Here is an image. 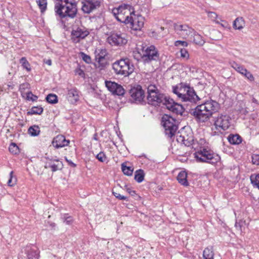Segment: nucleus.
Returning <instances> with one entry per match:
<instances>
[{
  "mask_svg": "<svg viewBox=\"0 0 259 259\" xmlns=\"http://www.w3.org/2000/svg\"><path fill=\"white\" fill-rule=\"evenodd\" d=\"M95 58H106V56L107 54V50L105 49H99L98 50H96L95 52Z\"/></svg>",
  "mask_w": 259,
  "mask_h": 259,
  "instance_id": "nucleus-37",
  "label": "nucleus"
},
{
  "mask_svg": "<svg viewBox=\"0 0 259 259\" xmlns=\"http://www.w3.org/2000/svg\"><path fill=\"white\" fill-rule=\"evenodd\" d=\"M183 105L180 104L170 97L168 98L165 105L166 109L170 111L172 113L176 115H183L185 110H188V106L190 104V102L185 103Z\"/></svg>",
  "mask_w": 259,
  "mask_h": 259,
  "instance_id": "nucleus-8",
  "label": "nucleus"
},
{
  "mask_svg": "<svg viewBox=\"0 0 259 259\" xmlns=\"http://www.w3.org/2000/svg\"><path fill=\"white\" fill-rule=\"evenodd\" d=\"M145 175V172L143 169H138L135 172L134 180L138 183H140L144 181Z\"/></svg>",
  "mask_w": 259,
  "mask_h": 259,
  "instance_id": "nucleus-28",
  "label": "nucleus"
},
{
  "mask_svg": "<svg viewBox=\"0 0 259 259\" xmlns=\"http://www.w3.org/2000/svg\"><path fill=\"white\" fill-rule=\"evenodd\" d=\"M177 141L178 143L181 144H183L185 146H187L189 144V142L185 140L184 136L180 135V136H177Z\"/></svg>",
  "mask_w": 259,
  "mask_h": 259,
  "instance_id": "nucleus-45",
  "label": "nucleus"
},
{
  "mask_svg": "<svg viewBox=\"0 0 259 259\" xmlns=\"http://www.w3.org/2000/svg\"><path fill=\"white\" fill-rule=\"evenodd\" d=\"M237 71L241 74V72L243 71L246 72V69L244 68L242 65H240V67H237Z\"/></svg>",
  "mask_w": 259,
  "mask_h": 259,
  "instance_id": "nucleus-57",
  "label": "nucleus"
},
{
  "mask_svg": "<svg viewBox=\"0 0 259 259\" xmlns=\"http://www.w3.org/2000/svg\"><path fill=\"white\" fill-rule=\"evenodd\" d=\"M177 180L182 185L184 186H189V183L187 180V173L185 170H182L179 173Z\"/></svg>",
  "mask_w": 259,
  "mask_h": 259,
  "instance_id": "nucleus-23",
  "label": "nucleus"
},
{
  "mask_svg": "<svg viewBox=\"0 0 259 259\" xmlns=\"http://www.w3.org/2000/svg\"><path fill=\"white\" fill-rule=\"evenodd\" d=\"M119 15H114V16L115 17V18L116 19V20L120 22H122V18H120L119 16H118Z\"/></svg>",
  "mask_w": 259,
  "mask_h": 259,
  "instance_id": "nucleus-63",
  "label": "nucleus"
},
{
  "mask_svg": "<svg viewBox=\"0 0 259 259\" xmlns=\"http://www.w3.org/2000/svg\"><path fill=\"white\" fill-rule=\"evenodd\" d=\"M192 37H193L192 41L196 45L202 46L205 42L202 36L197 33L195 31H194V33L193 34Z\"/></svg>",
  "mask_w": 259,
  "mask_h": 259,
  "instance_id": "nucleus-29",
  "label": "nucleus"
},
{
  "mask_svg": "<svg viewBox=\"0 0 259 259\" xmlns=\"http://www.w3.org/2000/svg\"><path fill=\"white\" fill-rule=\"evenodd\" d=\"M112 194L119 200H125L128 201V197L122 196L119 193L112 191Z\"/></svg>",
  "mask_w": 259,
  "mask_h": 259,
  "instance_id": "nucleus-47",
  "label": "nucleus"
},
{
  "mask_svg": "<svg viewBox=\"0 0 259 259\" xmlns=\"http://www.w3.org/2000/svg\"><path fill=\"white\" fill-rule=\"evenodd\" d=\"M142 56V54L139 53V52H133V56L134 58L136 59L137 61L141 60V56Z\"/></svg>",
  "mask_w": 259,
  "mask_h": 259,
  "instance_id": "nucleus-54",
  "label": "nucleus"
},
{
  "mask_svg": "<svg viewBox=\"0 0 259 259\" xmlns=\"http://www.w3.org/2000/svg\"><path fill=\"white\" fill-rule=\"evenodd\" d=\"M65 160L70 166L72 167H76V164L73 163L71 160L68 159L66 157H65Z\"/></svg>",
  "mask_w": 259,
  "mask_h": 259,
  "instance_id": "nucleus-56",
  "label": "nucleus"
},
{
  "mask_svg": "<svg viewBox=\"0 0 259 259\" xmlns=\"http://www.w3.org/2000/svg\"><path fill=\"white\" fill-rule=\"evenodd\" d=\"M38 97L35 95H33L31 91H29L26 93V99L27 100L34 102L36 101Z\"/></svg>",
  "mask_w": 259,
  "mask_h": 259,
  "instance_id": "nucleus-42",
  "label": "nucleus"
},
{
  "mask_svg": "<svg viewBox=\"0 0 259 259\" xmlns=\"http://www.w3.org/2000/svg\"><path fill=\"white\" fill-rule=\"evenodd\" d=\"M95 63L94 66L96 68L98 69L100 71L105 70L109 65V62L106 58H100L95 59Z\"/></svg>",
  "mask_w": 259,
  "mask_h": 259,
  "instance_id": "nucleus-21",
  "label": "nucleus"
},
{
  "mask_svg": "<svg viewBox=\"0 0 259 259\" xmlns=\"http://www.w3.org/2000/svg\"><path fill=\"white\" fill-rule=\"evenodd\" d=\"M245 77L247 78L249 81H252L254 80V77L253 75L249 71L245 74Z\"/></svg>",
  "mask_w": 259,
  "mask_h": 259,
  "instance_id": "nucleus-53",
  "label": "nucleus"
},
{
  "mask_svg": "<svg viewBox=\"0 0 259 259\" xmlns=\"http://www.w3.org/2000/svg\"><path fill=\"white\" fill-rule=\"evenodd\" d=\"M75 74H78V75L83 77L84 76V71L80 68H77L75 70Z\"/></svg>",
  "mask_w": 259,
  "mask_h": 259,
  "instance_id": "nucleus-51",
  "label": "nucleus"
},
{
  "mask_svg": "<svg viewBox=\"0 0 259 259\" xmlns=\"http://www.w3.org/2000/svg\"><path fill=\"white\" fill-rule=\"evenodd\" d=\"M44 109L41 106H33L29 111H27V115H40L42 113Z\"/></svg>",
  "mask_w": 259,
  "mask_h": 259,
  "instance_id": "nucleus-31",
  "label": "nucleus"
},
{
  "mask_svg": "<svg viewBox=\"0 0 259 259\" xmlns=\"http://www.w3.org/2000/svg\"><path fill=\"white\" fill-rule=\"evenodd\" d=\"M129 94L134 103L142 104L144 102L145 92L140 85L132 88L129 91Z\"/></svg>",
  "mask_w": 259,
  "mask_h": 259,
  "instance_id": "nucleus-10",
  "label": "nucleus"
},
{
  "mask_svg": "<svg viewBox=\"0 0 259 259\" xmlns=\"http://www.w3.org/2000/svg\"><path fill=\"white\" fill-rule=\"evenodd\" d=\"M127 162H125L121 164V170L124 175L131 176L133 173L134 168L132 166H127Z\"/></svg>",
  "mask_w": 259,
  "mask_h": 259,
  "instance_id": "nucleus-27",
  "label": "nucleus"
},
{
  "mask_svg": "<svg viewBox=\"0 0 259 259\" xmlns=\"http://www.w3.org/2000/svg\"><path fill=\"white\" fill-rule=\"evenodd\" d=\"M70 143L69 140H66L65 136L59 135L56 136L53 140L52 144L56 148H60L67 146Z\"/></svg>",
  "mask_w": 259,
  "mask_h": 259,
  "instance_id": "nucleus-20",
  "label": "nucleus"
},
{
  "mask_svg": "<svg viewBox=\"0 0 259 259\" xmlns=\"http://www.w3.org/2000/svg\"><path fill=\"white\" fill-rule=\"evenodd\" d=\"M29 84L27 83H23L20 85L19 90L21 92H23L26 89L28 88Z\"/></svg>",
  "mask_w": 259,
  "mask_h": 259,
  "instance_id": "nucleus-52",
  "label": "nucleus"
},
{
  "mask_svg": "<svg viewBox=\"0 0 259 259\" xmlns=\"http://www.w3.org/2000/svg\"><path fill=\"white\" fill-rule=\"evenodd\" d=\"M175 30L177 34L181 35L184 38H186L189 36H192L194 33V29L189 27L187 24H178L174 25Z\"/></svg>",
  "mask_w": 259,
  "mask_h": 259,
  "instance_id": "nucleus-12",
  "label": "nucleus"
},
{
  "mask_svg": "<svg viewBox=\"0 0 259 259\" xmlns=\"http://www.w3.org/2000/svg\"><path fill=\"white\" fill-rule=\"evenodd\" d=\"M240 65L234 62L233 64L232 65V67L237 71V67H240Z\"/></svg>",
  "mask_w": 259,
  "mask_h": 259,
  "instance_id": "nucleus-62",
  "label": "nucleus"
},
{
  "mask_svg": "<svg viewBox=\"0 0 259 259\" xmlns=\"http://www.w3.org/2000/svg\"><path fill=\"white\" fill-rule=\"evenodd\" d=\"M244 21L242 17L237 18L233 22V27L235 29L241 30L244 26Z\"/></svg>",
  "mask_w": 259,
  "mask_h": 259,
  "instance_id": "nucleus-32",
  "label": "nucleus"
},
{
  "mask_svg": "<svg viewBox=\"0 0 259 259\" xmlns=\"http://www.w3.org/2000/svg\"><path fill=\"white\" fill-rule=\"evenodd\" d=\"M125 187L126 188V190L127 192L130 195H131L132 193H134V190H132L130 188H127L126 185H125Z\"/></svg>",
  "mask_w": 259,
  "mask_h": 259,
  "instance_id": "nucleus-59",
  "label": "nucleus"
},
{
  "mask_svg": "<svg viewBox=\"0 0 259 259\" xmlns=\"http://www.w3.org/2000/svg\"><path fill=\"white\" fill-rule=\"evenodd\" d=\"M175 45L176 47L179 46H183V47H187L188 45V44L187 41H183V40H177L175 42Z\"/></svg>",
  "mask_w": 259,
  "mask_h": 259,
  "instance_id": "nucleus-50",
  "label": "nucleus"
},
{
  "mask_svg": "<svg viewBox=\"0 0 259 259\" xmlns=\"http://www.w3.org/2000/svg\"><path fill=\"white\" fill-rule=\"evenodd\" d=\"M13 171H12L10 172V175H9V179L7 182V184L9 186H10V187H12L13 186H14L16 184V178L14 179V180L13 181Z\"/></svg>",
  "mask_w": 259,
  "mask_h": 259,
  "instance_id": "nucleus-43",
  "label": "nucleus"
},
{
  "mask_svg": "<svg viewBox=\"0 0 259 259\" xmlns=\"http://www.w3.org/2000/svg\"><path fill=\"white\" fill-rule=\"evenodd\" d=\"M252 102L255 104H258V101L255 99L254 98H252Z\"/></svg>",
  "mask_w": 259,
  "mask_h": 259,
  "instance_id": "nucleus-64",
  "label": "nucleus"
},
{
  "mask_svg": "<svg viewBox=\"0 0 259 259\" xmlns=\"http://www.w3.org/2000/svg\"><path fill=\"white\" fill-rule=\"evenodd\" d=\"M61 219L63 223L68 225H71L74 222L73 217L70 215L68 213L62 214Z\"/></svg>",
  "mask_w": 259,
  "mask_h": 259,
  "instance_id": "nucleus-33",
  "label": "nucleus"
},
{
  "mask_svg": "<svg viewBox=\"0 0 259 259\" xmlns=\"http://www.w3.org/2000/svg\"><path fill=\"white\" fill-rule=\"evenodd\" d=\"M80 56L82 58V59L86 63H88V64L91 63V62H92V59H91V57L89 55L85 54L83 52H80Z\"/></svg>",
  "mask_w": 259,
  "mask_h": 259,
  "instance_id": "nucleus-41",
  "label": "nucleus"
},
{
  "mask_svg": "<svg viewBox=\"0 0 259 259\" xmlns=\"http://www.w3.org/2000/svg\"><path fill=\"white\" fill-rule=\"evenodd\" d=\"M101 2L99 1H93L92 0H86L83 3L81 9L84 13L89 14L97 8L100 7Z\"/></svg>",
  "mask_w": 259,
  "mask_h": 259,
  "instance_id": "nucleus-18",
  "label": "nucleus"
},
{
  "mask_svg": "<svg viewBox=\"0 0 259 259\" xmlns=\"http://www.w3.org/2000/svg\"><path fill=\"white\" fill-rule=\"evenodd\" d=\"M230 116L228 115H220L214 121L216 128L218 129L219 127L224 131L227 130L230 126Z\"/></svg>",
  "mask_w": 259,
  "mask_h": 259,
  "instance_id": "nucleus-15",
  "label": "nucleus"
},
{
  "mask_svg": "<svg viewBox=\"0 0 259 259\" xmlns=\"http://www.w3.org/2000/svg\"><path fill=\"white\" fill-rule=\"evenodd\" d=\"M62 3H64L65 4L63 5V6H67L69 5L70 3H76L75 2H70L69 0H63Z\"/></svg>",
  "mask_w": 259,
  "mask_h": 259,
  "instance_id": "nucleus-61",
  "label": "nucleus"
},
{
  "mask_svg": "<svg viewBox=\"0 0 259 259\" xmlns=\"http://www.w3.org/2000/svg\"><path fill=\"white\" fill-rule=\"evenodd\" d=\"M127 10L130 13V15H135V11L134 8L131 5L128 4H123L120 5L117 8H114L112 10V13L113 15H120L122 16V18H123V14L125 13L124 11Z\"/></svg>",
  "mask_w": 259,
  "mask_h": 259,
  "instance_id": "nucleus-17",
  "label": "nucleus"
},
{
  "mask_svg": "<svg viewBox=\"0 0 259 259\" xmlns=\"http://www.w3.org/2000/svg\"><path fill=\"white\" fill-rule=\"evenodd\" d=\"M133 19L134 18L132 16H127L124 20H122V23L125 24H131V25L132 26Z\"/></svg>",
  "mask_w": 259,
  "mask_h": 259,
  "instance_id": "nucleus-49",
  "label": "nucleus"
},
{
  "mask_svg": "<svg viewBox=\"0 0 259 259\" xmlns=\"http://www.w3.org/2000/svg\"><path fill=\"white\" fill-rule=\"evenodd\" d=\"M169 97L162 93L154 84L150 83L147 87V103L154 107L165 105Z\"/></svg>",
  "mask_w": 259,
  "mask_h": 259,
  "instance_id": "nucleus-3",
  "label": "nucleus"
},
{
  "mask_svg": "<svg viewBox=\"0 0 259 259\" xmlns=\"http://www.w3.org/2000/svg\"><path fill=\"white\" fill-rule=\"evenodd\" d=\"M227 139L228 142L232 145H238L242 141V137L238 134H230Z\"/></svg>",
  "mask_w": 259,
  "mask_h": 259,
  "instance_id": "nucleus-24",
  "label": "nucleus"
},
{
  "mask_svg": "<svg viewBox=\"0 0 259 259\" xmlns=\"http://www.w3.org/2000/svg\"><path fill=\"white\" fill-rule=\"evenodd\" d=\"M40 133V128L38 125H33L29 127L28 133L32 137H36L39 135Z\"/></svg>",
  "mask_w": 259,
  "mask_h": 259,
  "instance_id": "nucleus-30",
  "label": "nucleus"
},
{
  "mask_svg": "<svg viewBox=\"0 0 259 259\" xmlns=\"http://www.w3.org/2000/svg\"><path fill=\"white\" fill-rule=\"evenodd\" d=\"M250 179L253 186L259 189V173L252 174L250 177Z\"/></svg>",
  "mask_w": 259,
  "mask_h": 259,
  "instance_id": "nucleus-34",
  "label": "nucleus"
},
{
  "mask_svg": "<svg viewBox=\"0 0 259 259\" xmlns=\"http://www.w3.org/2000/svg\"><path fill=\"white\" fill-rule=\"evenodd\" d=\"M245 224V221L242 220H240L238 221H236L235 224V227L239 231H242V228Z\"/></svg>",
  "mask_w": 259,
  "mask_h": 259,
  "instance_id": "nucleus-44",
  "label": "nucleus"
},
{
  "mask_svg": "<svg viewBox=\"0 0 259 259\" xmlns=\"http://www.w3.org/2000/svg\"><path fill=\"white\" fill-rule=\"evenodd\" d=\"M144 26V18L141 16H138L133 19L132 28L135 30H140Z\"/></svg>",
  "mask_w": 259,
  "mask_h": 259,
  "instance_id": "nucleus-22",
  "label": "nucleus"
},
{
  "mask_svg": "<svg viewBox=\"0 0 259 259\" xmlns=\"http://www.w3.org/2000/svg\"><path fill=\"white\" fill-rule=\"evenodd\" d=\"M194 157L198 162H206L211 164H215L221 160V157L218 154L205 148L196 152Z\"/></svg>",
  "mask_w": 259,
  "mask_h": 259,
  "instance_id": "nucleus-6",
  "label": "nucleus"
},
{
  "mask_svg": "<svg viewBox=\"0 0 259 259\" xmlns=\"http://www.w3.org/2000/svg\"><path fill=\"white\" fill-rule=\"evenodd\" d=\"M39 251L37 247L33 244L27 245L25 248L26 256L19 255L18 259H38Z\"/></svg>",
  "mask_w": 259,
  "mask_h": 259,
  "instance_id": "nucleus-13",
  "label": "nucleus"
},
{
  "mask_svg": "<svg viewBox=\"0 0 259 259\" xmlns=\"http://www.w3.org/2000/svg\"><path fill=\"white\" fill-rule=\"evenodd\" d=\"M44 63L48 64L49 66L52 65V60L51 59H44Z\"/></svg>",
  "mask_w": 259,
  "mask_h": 259,
  "instance_id": "nucleus-60",
  "label": "nucleus"
},
{
  "mask_svg": "<svg viewBox=\"0 0 259 259\" xmlns=\"http://www.w3.org/2000/svg\"><path fill=\"white\" fill-rule=\"evenodd\" d=\"M214 253L212 246L206 247L203 252V257L204 259H214Z\"/></svg>",
  "mask_w": 259,
  "mask_h": 259,
  "instance_id": "nucleus-26",
  "label": "nucleus"
},
{
  "mask_svg": "<svg viewBox=\"0 0 259 259\" xmlns=\"http://www.w3.org/2000/svg\"><path fill=\"white\" fill-rule=\"evenodd\" d=\"M57 163H55L53 164H50L49 163H45V168H50L52 172H55L59 170H62L63 168V164L62 161H60L59 159V161H56Z\"/></svg>",
  "mask_w": 259,
  "mask_h": 259,
  "instance_id": "nucleus-25",
  "label": "nucleus"
},
{
  "mask_svg": "<svg viewBox=\"0 0 259 259\" xmlns=\"http://www.w3.org/2000/svg\"><path fill=\"white\" fill-rule=\"evenodd\" d=\"M180 85L179 89L177 86H173L172 92L179 98H181L183 102L196 104L200 100L194 88L191 87L189 84L181 83Z\"/></svg>",
  "mask_w": 259,
  "mask_h": 259,
  "instance_id": "nucleus-2",
  "label": "nucleus"
},
{
  "mask_svg": "<svg viewBox=\"0 0 259 259\" xmlns=\"http://www.w3.org/2000/svg\"><path fill=\"white\" fill-rule=\"evenodd\" d=\"M161 124L164 128V133L168 138L172 139L178 129L176 119L171 115L164 114L161 118Z\"/></svg>",
  "mask_w": 259,
  "mask_h": 259,
  "instance_id": "nucleus-5",
  "label": "nucleus"
},
{
  "mask_svg": "<svg viewBox=\"0 0 259 259\" xmlns=\"http://www.w3.org/2000/svg\"><path fill=\"white\" fill-rule=\"evenodd\" d=\"M180 53L181 56L182 58H188L189 57L188 52L186 49H181Z\"/></svg>",
  "mask_w": 259,
  "mask_h": 259,
  "instance_id": "nucleus-48",
  "label": "nucleus"
},
{
  "mask_svg": "<svg viewBox=\"0 0 259 259\" xmlns=\"http://www.w3.org/2000/svg\"><path fill=\"white\" fill-rule=\"evenodd\" d=\"M96 158L100 162H106L107 163L108 161L106 154L103 151H101L98 154H97L96 156Z\"/></svg>",
  "mask_w": 259,
  "mask_h": 259,
  "instance_id": "nucleus-40",
  "label": "nucleus"
},
{
  "mask_svg": "<svg viewBox=\"0 0 259 259\" xmlns=\"http://www.w3.org/2000/svg\"><path fill=\"white\" fill-rule=\"evenodd\" d=\"M20 63L23 68L27 71H30L31 70L30 65L25 57H22L20 59Z\"/></svg>",
  "mask_w": 259,
  "mask_h": 259,
  "instance_id": "nucleus-36",
  "label": "nucleus"
},
{
  "mask_svg": "<svg viewBox=\"0 0 259 259\" xmlns=\"http://www.w3.org/2000/svg\"><path fill=\"white\" fill-rule=\"evenodd\" d=\"M55 9L56 13L61 18L66 17L73 18L75 17L77 11L76 3H70L67 6H63V4H57L55 5Z\"/></svg>",
  "mask_w": 259,
  "mask_h": 259,
  "instance_id": "nucleus-7",
  "label": "nucleus"
},
{
  "mask_svg": "<svg viewBox=\"0 0 259 259\" xmlns=\"http://www.w3.org/2000/svg\"><path fill=\"white\" fill-rule=\"evenodd\" d=\"M46 101L52 104H55L58 103V99L56 95L54 94H49L46 97Z\"/></svg>",
  "mask_w": 259,
  "mask_h": 259,
  "instance_id": "nucleus-35",
  "label": "nucleus"
},
{
  "mask_svg": "<svg viewBox=\"0 0 259 259\" xmlns=\"http://www.w3.org/2000/svg\"><path fill=\"white\" fill-rule=\"evenodd\" d=\"M131 196H132L136 200H140L141 199V197L139 194H138L135 190L134 193H132Z\"/></svg>",
  "mask_w": 259,
  "mask_h": 259,
  "instance_id": "nucleus-55",
  "label": "nucleus"
},
{
  "mask_svg": "<svg viewBox=\"0 0 259 259\" xmlns=\"http://www.w3.org/2000/svg\"><path fill=\"white\" fill-rule=\"evenodd\" d=\"M105 83L106 87L113 95L118 96L124 95L125 90L121 85L110 80H106Z\"/></svg>",
  "mask_w": 259,
  "mask_h": 259,
  "instance_id": "nucleus-11",
  "label": "nucleus"
},
{
  "mask_svg": "<svg viewBox=\"0 0 259 259\" xmlns=\"http://www.w3.org/2000/svg\"><path fill=\"white\" fill-rule=\"evenodd\" d=\"M112 68L115 74L124 77L128 76L135 70L133 64L127 58L116 60L112 64Z\"/></svg>",
  "mask_w": 259,
  "mask_h": 259,
  "instance_id": "nucleus-4",
  "label": "nucleus"
},
{
  "mask_svg": "<svg viewBox=\"0 0 259 259\" xmlns=\"http://www.w3.org/2000/svg\"><path fill=\"white\" fill-rule=\"evenodd\" d=\"M45 159L48 160V161H59V159H54L52 157H45Z\"/></svg>",
  "mask_w": 259,
  "mask_h": 259,
  "instance_id": "nucleus-58",
  "label": "nucleus"
},
{
  "mask_svg": "<svg viewBox=\"0 0 259 259\" xmlns=\"http://www.w3.org/2000/svg\"><path fill=\"white\" fill-rule=\"evenodd\" d=\"M108 40L110 44L117 46L125 45L127 42L123 34L112 33L108 37Z\"/></svg>",
  "mask_w": 259,
  "mask_h": 259,
  "instance_id": "nucleus-16",
  "label": "nucleus"
},
{
  "mask_svg": "<svg viewBox=\"0 0 259 259\" xmlns=\"http://www.w3.org/2000/svg\"><path fill=\"white\" fill-rule=\"evenodd\" d=\"M36 3L40 10V12L44 13L47 9V0H37Z\"/></svg>",
  "mask_w": 259,
  "mask_h": 259,
  "instance_id": "nucleus-39",
  "label": "nucleus"
},
{
  "mask_svg": "<svg viewBox=\"0 0 259 259\" xmlns=\"http://www.w3.org/2000/svg\"><path fill=\"white\" fill-rule=\"evenodd\" d=\"M9 151L15 155L18 154L20 153L19 147L15 143H12L9 148Z\"/></svg>",
  "mask_w": 259,
  "mask_h": 259,
  "instance_id": "nucleus-38",
  "label": "nucleus"
},
{
  "mask_svg": "<svg viewBox=\"0 0 259 259\" xmlns=\"http://www.w3.org/2000/svg\"><path fill=\"white\" fill-rule=\"evenodd\" d=\"M190 104L195 107L193 108L191 106L188 112L194 117L197 121L199 122L207 121L212 114L218 112L220 108L219 103L211 99L196 106V103Z\"/></svg>",
  "mask_w": 259,
  "mask_h": 259,
  "instance_id": "nucleus-1",
  "label": "nucleus"
},
{
  "mask_svg": "<svg viewBox=\"0 0 259 259\" xmlns=\"http://www.w3.org/2000/svg\"><path fill=\"white\" fill-rule=\"evenodd\" d=\"M141 60L144 63H149L153 61H157L159 58L158 50L154 45L147 47L145 50L143 49Z\"/></svg>",
  "mask_w": 259,
  "mask_h": 259,
  "instance_id": "nucleus-9",
  "label": "nucleus"
},
{
  "mask_svg": "<svg viewBox=\"0 0 259 259\" xmlns=\"http://www.w3.org/2000/svg\"><path fill=\"white\" fill-rule=\"evenodd\" d=\"M89 34V32L84 29L77 27L73 29L71 33V39L75 44L79 42L80 40L84 39Z\"/></svg>",
  "mask_w": 259,
  "mask_h": 259,
  "instance_id": "nucleus-14",
  "label": "nucleus"
},
{
  "mask_svg": "<svg viewBox=\"0 0 259 259\" xmlns=\"http://www.w3.org/2000/svg\"><path fill=\"white\" fill-rule=\"evenodd\" d=\"M252 162L253 164L259 165V154H253L251 156Z\"/></svg>",
  "mask_w": 259,
  "mask_h": 259,
  "instance_id": "nucleus-46",
  "label": "nucleus"
},
{
  "mask_svg": "<svg viewBox=\"0 0 259 259\" xmlns=\"http://www.w3.org/2000/svg\"><path fill=\"white\" fill-rule=\"evenodd\" d=\"M67 99L68 101L72 104H76L79 100V91L75 87L70 89L67 88Z\"/></svg>",
  "mask_w": 259,
  "mask_h": 259,
  "instance_id": "nucleus-19",
  "label": "nucleus"
}]
</instances>
